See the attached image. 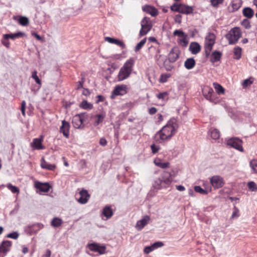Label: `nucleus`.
<instances>
[{
  "label": "nucleus",
  "mask_w": 257,
  "mask_h": 257,
  "mask_svg": "<svg viewBox=\"0 0 257 257\" xmlns=\"http://www.w3.org/2000/svg\"><path fill=\"white\" fill-rule=\"evenodd\" d=\"M173 35L179 37L178 43L183 47H186L188 44L187 35L180 30H176L173 32Z\"/></svg>",
  "instance_id": "obj_9"
},
{
  "label": "nucleus",
  "mask_w": 257,
  "mask_h": 257,
  "mask_svg": "<svg viewBox=\"0 0 257 257\" xmlns=\"http://www.w3.org/2000/svg\"><path fill=\"white\" fill-rule=\"evenodd\" d=\"M2 44L7 48H9L10 46V42L9 41L8 39H3L2 40Z\"/></svg>",
  "instance_id": "obj_60"
},
{
  "label": "nucleus",
  "mask_w": 257,
  "mask_h": 257,
  "mask_svg": "<svg viewBox=\"0 0 257 257\" xmlns=\"http://www.w3.org/2000/svg\"><path fill=\"white\" fill-rule=\"evenodd\" d=\"M88 118V115L86 112H82L75 115L72 120V123L75 128H83V123Z\"/></svg>",
  "instance_id": "obj_7"
},
{
  "label": "nucleus",
  "mask_w": 257,
  "mask_h": 257,
  "mask_svg": "<svg viewBox=\"0 0 257 257\" xmlns=\"http://www.w3.org/2000/svg\"><path fill=\"white\" fill-rule=\"evenodd\" d=\"M242 49L239 47H235L234 48L233 55L234 58L238 60L241 56Z\"/></svg>",
  "instance_id": "obj_39"
},
{
  "label": "nucleus",
  "mask_w": 257,
  "mask_h": 257,
  "mask_svg": "<svg viewBox=\"0 0 257 257\" xmlns=\"http://www.w3.org/2000/svg\"><path fill=\"white\" fill-rule=\"evenodd\" d=\"M164 245V243L162 242L158 241L155 242L152 244V247H153L154 249L157 248L158 247H162Z\"/></svg>",
  "instance_id": "obj_57"
},
{
  "label": "nucleus",
  "mask_w": 257,
  "mask_h": 257,
  "mask_svg": "<svg viewBox=\"0 0 257 257\" xmlns=\"http://www.w3.org/2000/svg\"><path fill=\"white\" fill-rule=\"evenodd\" d=\"M24 35V33L19 32L15 34H5L3 37L4 39H11L14 40L17 38L23 37Z\"/></svg>",
  "instance_id": "obj_31"
},
{
  "label": "nucleus",
  "mask_w": 257,
  "mask_h": 257,
  "mask_svg": "<svg viewBox=\"0 0 257 257\" xmlns=\"http://www.w3.org/2000/svg\"><path fill=\"white\" fill-rule=\"evenodd\" d=\"M216 36L212 33H208L205 37L204 51L206 58H209L213 47L215 43Z\"/></svg>",
  "instance_id": "obj_4"
},
{
  "label": "nucleus",
  "mask_w": 257,
  "mask_h": 257,
  "mask_svg": "<svg viewBox=\"0 0 257 257\" xmlns=\"http://www.w3.org/2000/svg\"><path fill=\"white\" fill-rule=\"evenodd\" d=\"M177 174V172L172 170L171 172L164 171L161 178L155 181V185L157 189L166 188L172 182L173 178Z\"/></svg>",
  "instance_id": "obj_2"
},
{
  "label": "nucleus",
  "mask_w": 257,
  "mask_h": 257,
  "mask_svg": "<svg viewBox=\"0 0 257 257\" xmlns=\"http://www.w3.org/2000/svg\"><path fill=\"white\" fill-rule=\"evenodd\" d=\"M70 125L68 122L65 120L62 121V125L60 128V132L67 139L69 138Z\"/></svg>",
  "instance_id": "obj_16"
},
{
  "label": "nucleus",
  "mask_w": 257,
  "mask_h": 257,
  "mask_svg": "<svg viewBox=\"0 0 257 257\" xmlns=\"http://www.w3.org/2000/svg\"><path fill=\"white\" fill-rule=\"evenodd\" d=\"M35 187L39 190L40 192L47 193L49 191L51 186L48 183H41L37 181L35 183Z\"/></svg>",
  "instance_id": "obj_20"
},
{
  "label": "nucleus",
  "mask_w": 257,
  "mask_h": 257,
  "mask_svg": "<svg viewBox=\"0 0 257 257\" xmlns=\"http://www.w3.org/2000/svg\"><path fill=\"white\" fill-rule=\"evenodd\" d=\"M170 9L173 12H178L185 15L192 14L194 11L193 8L183 4L175 3L173 4Z\"/></svg>",
  "instance_id": "obj_6"
},
{
  "label": "nucleus",
  "mask_w": 257,
  "mask_h": 257,
  "mask_svg": "<svg viewBox=\"0 0 257 257\" xmlns=\"http://www.w3.org/2000/svg\"><path fill=\"white\" fill-rule=\"evenodd\" d=\"M151 148L152 152L153 154L157 153L158 152L159 150V147H158V146H157L155 144L152 145L151 146Z\"/></svg>",
  "instance_id": "obj_59"
},
{
  "label": "nucleus",
  "mask_w": 257,
  "mask_h": 257,
  "mask_svg": "<svg viewBox=\"0 0 257 257\" xmlns=\"http://www.w3.org/2000/svg\"><path fill=\"white\" fill-rule=\"evenodd\" d=\"M161 49L159 45L158 46H151L148 48V53L151 58L154 57L158 64H160L159 59L161 57L160 54Z\"/></svg>",
  "instance_id": "obj_10"
},
{
  "label": "nucleus",
  "mask_w": 257,
  "mask_h": 257,
  "mask_svg": "<svg viewBox=\"0 0 257 257\" xmlns=\"http://www.w3.org/2000/svg\"><path fill=\"white\" fill-rule=\"evenodd\" d=\"M32 78H33L36 82L39 84V85H41V80L39 79V78L38 77V76H37V71H34L32 73Z\"/></svg>",
  "instance_id": "obj_47"
},
{
  "label": "nucleus",
  "mask_w": 257,
  "mask_h": 257,
  "mask_svg": "<svg viewBox=\"0 0 257 257\" xmlns=\"http://www.w3.org/2000/svg\"><path fill=\"white\" fill-rule=\"evenodd\" d=\"M224 0H210L211 5L213 7H217L220 4H222Z\"/></svg>",
  "instance_id": "obj_50"
},
{
  "label": "nucleus",
  "mask_w": 257,
  "mask_h": 257,
  "mask_svg": "<svg viewBox=\"0 0 257 257\" xmlns=\"http://www.w3.org/2000/svg\"><path fill=\"white\" fill-rule=\"evenodd\" d=\"M178 127L177 119L175 117L171 118L167 124L156 133L155 137L157 141L162 143L169 140L176 134Z\"/></svg>",
  "instance_id": "obj_1"
},
{
  "label": "nucleus",
  "mask_w": 257,
  "mask_h": 257,
  "mask_svg": "<svg viewBox=\"0 0 257 257\" xmlns=\"http://www.w3.org/2000/svg\"><path fill=\"white\" fill-rule=\"evenodd\" d=\"M7 237L8 238H11L13 239H17L19 237V234L17 232H14L8 234L7 235Z\"/></svg>",
  "instance_id": "obj_52"
},
{
  "label": "nucleus",
  "mask_w": 257,
  "mask_h": 257,
  "mask_svg": "<svg viewBox=\"0 0 257 257\" xmlns=\"http://www.w3.org/2000/svg\"><path fill=\"white\" fill-rule=\"evenodd\" d=\"M201 46L197 42H191L189 47V51L192 54L196 55L201 51Z\"/></svg>",
  "instance_id": "obj_24"
},
{
  "label": "nucleus",
  "mask_w": 257,
  "mask_h": 257,
  "mask_svg": "<svg viewBox=\"0 0 257 257\" xmlns=\"http://www.w3.org/2000/svg\"><path fill=\"white\" fill-rule=\"evenodd\" d=\"M195 61L193 58H188L184 62V66L187 69L190 70L195 66Z\"/></svg>",
  "instance_id": "obj_33"
},
{
  "label": "nucleus",
  "mask_w": 257,
  "mask_h": 257,
  "mask_svg": "<svg viewBox=\"0 0 257 257\" xmlns=\"http://www.w3.org/2000/svg\"><path fill=\"white\" fill-rule=\"evenodd\" d=\"M242 25L245 28V29H249L251 27V25L250 24L249 22L245 20L242 22Z\"/></svg>",
  "instance_id": "obj_58"
},
{
  "label": "nucleus",
  "mask_w": 257,
  "mask_h": 257,
  "mask_svg": "<svg viewBox=\"0 0 257 257\" xmlns=\"http://www.w3.org/2000/svg\"><path fill=\"white\" fill-rule=\"evenodd\" d=\"M106 116L105 112H102L101 113L95 115L93 118L94 119L93 125L94 126H98L100 123H102Z\"/></svg>",
  "instance_id": "obj_22"
},
{
  "label": "nucleus",
  "mask_w": 257,
  "mask_h": 257,
  "mask_svg": "<svg viewBox=\"0 0 257 257\" xmlns=\"http://www.w3.org/2000/svg\"><path fill=\"white\" fill-rule=\"evenodd\" d=\"M85 82V79L84 78H82L81 80L79 81H78L77 83V89H79L80 88H82L83 87V83Z\"/></svg>",
  "instance_id": "obj_55"
},
{
  "label": "nucleus",
  "mask_w": 257,
  "mask_h": 257,
  "mask_svg": "<svg viewBox=\"0 0 257 257\" xmlns=\"http://www.w3.org/2000/svg\"><path fill=\"white\" fill-rule=\"evenodd\" d=\"M209 131H210L211 137L213 139L217 140L219 138L220 132L217 129L211 128H210Z\"/></svg>",
  "instance_id": "obj_38"
},
{
  "label": "nucleus",
  "mask_w": 257,
  "mask_h": 257,
  "mask_svg": "<svg viewBox=\"0 0 257 257\" xmlns=\"http://www.w3.org/2000/svg\"><path fill=\"white\" fill-rule=\"evenodd\" d=\"M79 197L77 198V201L81 204H85L87 202L90 195L86 190L82 189L79 193Z\"/></svg>",
  "instance_id": "obj_19"
},
{
  "label": "nucleus",
  "mask_w": 257,
  "mask_h": 257,
  "mask_svg": "<svg viewBox=\"0 0 257 257\" xmlns=\"http://www.w3.org/2000/svg\"><path fill=\"white\" fill-rule=\"evenodd\" d=\"M242 32L238 27L232 28L226 35L225 38L230 45L235 44L241 37Z\"/></svg>",
  "instance_id": "obj_5"
},
{
  "label": "nucleus",
  "mask_w": 257,
  "mask_h": 257,
  "mask_svg": "<svg viewBox=\"0 0 257 257\" xmlns=\"http://www.w3.org/2000/svg\"><path fill=\"white\" fill-rule=\"evenodd\" d=\"M174 21L178 24H181L182 22V16L180 14L176 15L174 17Z\"/></svg>",
  "instance_id": "obj_56"
},
{
  "label": "nucleus",
  "mask_w": 257,
  "mask_h": 257,
  "mask_svg": "<svg viewBox=\"0 0 257 257\" xmlns=\"http://www.w3.org/2000/svg\"><path fill=\"white\" fill-rule=\"evenodd\" d=\"M127 86L125 84L117 85L115 87L114 89L112 91L111 98H113V95H123L127 93Z\"/></svg>",
  "instance_id": "obj_14"
},
{
  "label": "nucleus",
  "mask_w": 257,
  "mask_h": 257,
  "mask_svg": "<svg viewBox=\"0 0 257 257\" xmlns=\"http://www.w3.org/2000/svg\"><path fill=\"white\" fill-rule=\"evenodd\" d=\"M6 187L13 193H19V188L11 183L7 184Z\"/></svg>",
  "instance_id": "obj_46"
},
{
  "label": "nucleus",
  "mask_w": 257,
  "mask_h": 257,
  "mask_svg": "<svg viewBox=\"0 0 257 257\" xmlns=\"http://www.w3.org/2000/svg\"><path fill=\"white\" fill-rule=\"evenodd\" d=\"M44 137L41 136L39 138L34 139L31 144V146L35 150H43L44 147L42 145Z\"/></svg>",
  "instance_id": "obj_17"
},
{
  "label": "nucleus",
  "mask_w": 257,
  "mask_h": 257,
  "mask_svg": "<svg viewBox=\"0 0 257 257\" xmlns=\"http://www.w3.org/2000/svg\"><path fill=\"white\" fill-rule=\"evenodd\" d=\"M88 247L90 250L98 252L100 254L105 253L106 247L104 245H100L97 243H92L88 244Z\"/></svg>",
  "instance_id": "obj_15"
},
{
  "label": "nucleus",
  "mask_w": 257,
  "mask_h": 257,
  "mask_svg": "<svg viewBox=\"0 0 257 257\" xmlns=\"http://www.w3.org/2000/svg\"><path fill=\"white\" fill-rule=\"evenodd\" d=\"M143 11L151 15L152 17H156L158 15V11L154 7L150 5H145L143 7Z\"/></svg>",
  "instance_id": "obj_23"
},
{
  "label": "nucleus",
  "mask_w": 257,
  "mask_h": 257,
  "mask_svg": "<svg viewBox=\"0 0 257 257\" xmlns=\"http://www.w3.org/2000/svg\"><path fill=\"white\" fill-rule=\"evenodd\" d=\"M97 100L96 101V103H98L100 102H103L105 100V98L104 96L101 95H98L96 96Z\"/></svg>",
  "instance_id": "obj_62"
},
{
  "label": "nucleus",
  "mask_w": 257,
  "mask_h": 257,
  "mask_svg": "<svg viewBox=\"0 0 257 257\" xmlns=\"http://www.w3.org/2000/svg\"><path fill=\"white\" fill-rule=\"evenodd\" d=\"M180 51L177 47H173L168 54V60L170 62H175L179 57Z\"/></svg>",
  "instance_id": "obj_18"
},
{
  "label": "nucleus",
  "mask_w": 257,
  "mask_h": 257,
  "mask_svg": "<svg viewBox=\"0 0 257 257\" xmlns=\"http://www.w3.org/2000/svg\"><path fill=\"white\" fill-rule=\"evenodd\" d=\"M62 220L59 218L55 217L51 221V225L55 227L60 226L62 224Z\"/></svg>",
  "instance_id": "obj_40"
},
{
  "label": "nucleus",
  "mask_w": 257,
  "mask_h": 257,
  "mask_svg": "<svg viewBox=\"0 0 257 257\" xmlns=\"http://www.w3.org/2000/svg\"><path fill=\"white\" fill-rule=\"evenodd\" d=\"M249 166L254 173H257V160L253 159L249 163Z\"/></svg>",
  "instance_id": "obj_44"
},
{
  "label": "nucleus",
  "mask_w": 257,
  "mask_h": 257,
  "mask_svg": "<svg viewBox=\"0 0 257 257\" xmlns=\"http://www.w3.org/2000/svg\"><path fill=\"white\" fill-rule=\"evenodd\" d=\"M153 247H152V245L150 246H147L144 249V252L146 253H149L150 252L154 250Z\"/></svg>",
  "instance_id": "obj_63"
},
{
  "label": "nucleus",
  "mask_w": 257,
  "mask_h": 257,
  "mask_svg": "<svg viewBox=\"0 0 257 257\" xmlns=\"http://www.w3.org/2000/svg\"><path fill=\"white\" fill-rule=\"evenodd\" d=\"M210 183L214 188L218 189L224 185V182L220 176H213L210 179Z\"/></svg>",
  "instance_id": "obj_13"
},
{
  "label": "nucleus",
  "mask_w": 257,
  "mask_h": 257,
  "mask_svg": "<svg viewBox=\"0 0 257 257\" xmlns=\"http://www.w3.org/2000/svg\"><path fill=\"white\" fill-rule=\"evenodd\" d=\"M214 88L215 89L217 93L218 94H224L225 93L224 88L219 84L214 82L213 84Z\"/></svg>",
  "instance_id": "obj_37"
},
{
  "label": "nucleus",
  "mask_w": 257,
  "mask_h": 257,
  "mask_svg": "<svg viewBox=\"0 0 257 257\" xmlns=\"http://www.w3.org/2000/svg\"><path fill=\"white\" fill-rule=\"evenodd\" d=\"M79 107L83 109L91 110L93 108V104L86 100H83L80 104Z\"/></svg>",
  "instance_id": "obj_35"
},
{
  "label": "nucleus",
  "mask_w": 257,
  "mask_h": 257,
  "mask_svg": "<svg viewBox=\"0 0 257 257\" xmlns=\"http://www.w3.org/2000/svg\"><path fill=\"white\" fill-rule=\"evenodd\" d=\"M227 144L228 146L240 151L243 152L242 141L237 138H232L227 141Z\"/></svg>",
  "instance_id": "obj_11"
},
{
  "label": "nucleus",
  "mask_w": 257,
  "mask_h": 257,
  "mask_svg": "<svg viewBox=\"0 0 257 257\" xmlns=\"http://www.w3.org/2000/svg\"><path fill=\"white\" fill-rule=\"evenodd\" d=\"M99 144L102 146H105L107 145V142L104 138H101L99 140Z\"/></svg>",
  "instance_id": "obj_61"
},
{
  "label": "nucleus",
  "mask_w": 257,
  "mask_h": 257,
  "mask_svg": "<svg viewBox=\"0 0 257 257\" xmlns=\"http://www.w3.org/2000/svg\"><path fill=\"white\" fill-rule=\"evenodd\" d=\"M26 102L25 100H23L21 103V110L24 116H25V109H26Z\"/></svg>",
  "instance_id": "obj_54"
},
{
  "label": "nucleus",
  "mask_w": 257,
  "mask_h": 257,
  "mask_svg": "<svg viewBox=\"0 0 257 257\" xmlns=\"http://www.w3.org/2000/svg\"><path fill=\"white\" fill-rule=\"evenodd\" d=\"M12 245V242L9 240L3 241L0 245V257H5L10 251Z\"/></svg>",
  "instance_id": "obj_12"
},
{
  "label": "nucleus",
  "mask_w": 257,
  "mask_h": 257,
  "mask_svg": "<svg viewBox=\"0 0 257 257\" xmlns=\"http://www.w3.org/2000/svg\"><path fill=\"white\" fill-rule=\"evenodd\" d=\"M222 53L219 51H215L210 54V61L212 63H215L220 60Z\"/></svg>",
  "instance_id": "obj_29"
},
{
  "label": "nucleus",
  "mask_w": 257,
  "mask_h": 257,
  "mask_svg": "<svg viewBox=\"0 0 257 257\" xmlns=\"http://www.w3.org/2000/svg\"><path fill=\"white\" fill-rule=\"evenodd\" d=\"M171 75L170 73L162 74L160 77L159 81L161 83H165L168 81V78L171 77Z\"/></svg>",
  "instance_id": "obj_42"
},
{
  "label": "nucleus",
  "mask_w": 257,
  "mask_h": 257,
  "mask_svg": "<svg viewBox=\"0 0 257 257\" xmlns=\"http://www.w3.org/2000/svg\"><path fill=\"white\" fill-rule=\"evenodd\" d=\"M105 40L111 44H114L116 45L119 46V47L124 48L125 47V44L124 43L120 40L117 39H115L111 37H107L105 38Z\"/></svg>",
  "instance_id": "obj_28"
},
{
  "label": "nucleus",
  "mask_w": 257,
  "mask_h": 257,
  "mask_svg": "<svg viewBox=\"0 0 257 257\" xmlns=\"http://www.w3.org/2000/svg\"><path fill=\"white\" fill-rule=\"evenodd\" d=\"M247 187L248 189L251 191H257V185L253 181H250L248 182Z\"/></svg>",
  "instance_id": "obj_45"
},
{
  "label": "nucleus",
  "mask_w": 257,
  "mask_h": 257,
  "mask_svg": "<svg viewBox=\"0 0 257 257\" xmlns=\"http://www.w3.org/2000/svg\"><path fill=\"white\" fill-rule=\"evenodd\" d=\"M203 93L204 97L210 101L213 100V95L214 94L212 88L209 87H206L203 89Z\"/></svg>",
  "instance_id": "obj_25"
},
{
  "label": "nucleus",
  "mask_w": 257,
  "mask_h": 257,
  "mask_svg": "<svg viewBox=\"0 0 257 257\" xmlns=\"http://www.w3.org/2000/svg\"><path fill=\"white\" fill-rule=\"evenodd\" d=\"M19 24L23 26H26L28 25L29 23V19L25 17L20 16L18 20Z\"/></svg>",
  "instance_id": "obj_41"
},
{
  "label": "nucleus",
  "mask_w": 257,
  "mask_h": 257,
  "mask_svg": "<svg viewBox=\"0 0 257 257\" xmlns=\"http://www.w3.org/2000/svg\"><path fill=\"white\" fill-rule=\"evenodd\" d=\"M43 227V225L40 223L33 224L29 227V231L31 234L36 233L39 230Z\"/></svg>",
  "instance_id": "obj_36"
},
{
  "label": "nucleus",
  "mask_w": 257,
  "mask_h": 257,
  "mask_svg": "<svg viewBox=\"0 0 257 257\" xmlns=\"http://www.w3.org/2000/svg\"><path fill=\"white\" fill-rule=\"evenodd\" d=\"M41 167L43 169L50 171H54L56 168L55 165L49 164L45 161L44 158H42L41 160Z\"/></svg>",
  "instance_id": "obj_26"
},
{
  "label": "nucleus",
  "mask_w": 257,
  "mask_h": 257,
  "mask_svg": "<svg viewBox=\"0 0 257 257\" xmlns=\"http://www.w3.org/2000/svg\"><path fill=\"white\" fill-rule=\"evenodd\" d=\"M254 11L249 7H245L242 10L243 16L248 19H251L254 15Z\"/></svg>",
  "instance_id": "obj_30"
},
{
  "label": "nucleus",
  "mask_w": 257,
  "mask_h": 257,
  "mask_svg": "<svg viewBox=\"0 0 257 257\" xmlns=\"http://www.w3.org/2000/svg\"><path fill=\"white\" fill-rule=\"evenodd\" d=\"M154 163L155 165L162 169H166L170 167V163L163 162L159 158L155 159L154 161Z\"/></svg>",
  "instance_id": "obj_27"
},
{
  "label": "nucleus",
  "mask_w": 257,
  "mask_h": 257,
  "mask_svg": "<svg viewBox=\"0 0 257 257\" xmlns=\"http://www.w3.org/2000/svg\"><path fill=\"white\" fill-rule=\"evenodd\" d=\"M241 0H232L231 3V6L232 7V12H235L238 10L242 5Z\"/></svg>",
  "instance_id": "obj_34"
},
{
  "label": "nucleus",
  "mask_w": 257,
  "mask_h": 257,
  "mask_svg": "<svg viewBox=\"0 0 257 257\" xmlns=\"http://www.w3.org/2000/svg\"><path fill=\"white\" fill-rule=\"evenodd\" d=\"M147 38H145L142 40L136 46L135 51L136 52L139 51L145 44Z\"/></svg>",
  "instance_id": "obj_43"
},
{
  "label": "nucleus",
  "mask_w": 257,
  "mask_h": 257,
  "mask_svg": "<svg viewBox=\"0 0 257 257\" xmlns=\"http://www.w3.org/2000/svg\"><path fill=\"white\" fill-rule=\"evenodd\" d=\"M157 112V109L155 107H152L149 109V113L151 114H154Z\"/></svg>",
  "instance_id": "obj_64"
},
{
  "label": "nucleus",
  "mask_w": 257,
  "mask_h": 257,
  "mask_svg": "<svg viewBox=\"0 0 257 257\" xmlns=\"http://www.w3.org/2000/svg\"><path fill=\"white\" fill-rule=\"evenodd\" d=\"M141 29L140 31V36L146 35L152 29L153 25L150 19L145 17L141 21Z\"/></svg>",
  "instance_id": "obj_8"
},
{
  "label": "nucleus",
  "mask_w": 257,
  "mask_h": 257,
  "mask_svg": "<svg viewBox=\"0 0 257 257\" xmlns=\"http://www.w3.org/2000/svg\"><path fill=\"white\" fill-rule=\"evenodd\" d=\"M253 83V81L251 80V78H249L248 79H245L242 83V85L243 88H245L248 86L250 85Z\"/></svg>",
  "instance_id": "obj_49"
},
{
  "label": "nucleus",
  "mask_w": 257,
  "mask_h": 257,
  "mask_svg": "<svg viewBox=\"0 0 257 257\" xmlns=\"http://www.w3.org/2000/svg\"><path fill=\"white\" fill-rule=\"evenodd\" d=\"M135 61L133 58L127 60L120 68L117 76L118 81H122L127 79L131 75L135 65Z\"/></svg>",
  "instance_id": "obj_3"
},
{
  "label": "nucleus",
  "mask_w": 257,
  "mask_h": 257,
  "mask_svg": "<svg viewBox=\"0 0 257 257\" xmlns=\"http://www.w3.org/2000/svg\"><path fill=\"white\" fill-rule=\"evenodd\" d=\"M150 220V216L146 215L143 218L137 222L135 227L138 230H141L149 223Z\"/></svg>",
  "instance_id": "obj_21"
},
{
  "label": "nucleus",
  "mask_w": 257,
  "mask_h": 257,
  "mask_svg": "<svg viewBox=\"0 0 257 257\" xmlns=\"http://www.w3.org/2000/svg\"><path fill=\"white\" fill-rule=\"evenodd\" d=\"M239 216V209L236 207L234 206L233 207V211L232 214V217H238Z\"/></svg>",
  "instance_id": "obj_51"
},
{
  "label": "nucleus",
  "mask_w": 257,
  "mask_h": 257,
  "mask_svg": "<svg viewBox=\"0 0 257 257\" xmlns=\"http://www.w3.org/2000/svg\"><path fill=\"white\" fill-rule=\"evenodd\" d=\"M102 214L106 217L107 219L111 217L113 213L110 206H106L103 209Z\"/></svg>",
  "instance_id": "obj_32"
},
{
  "label": "nucleus",
  "mask_w": 257,
  "mask_h": 257,
  "mask_svg": "<svg viewBox=\"0 0 257 257\" xmlns=\"http://www.w3.org/2000/svg\"><path fill=\"white\" fill-rule=\"evenodd\" d=\"M167 95L168 93L167 92H163L157 94V97L159 99L164 100Z\"/></svg>",
  "instance_id": "obj_53"
},
{
  "label": "nucleus",
  "mask_w": 257,
  "mask_h": 257,
  "mask_svg": "<svg viewBox=\"0 0 257 257\" xmlns=\"http://www.w3.org/2000/svg\"><path fill=\"white\" fill-rule=\"evenodd\" d=\"M194 190L196 192H198L201 194H207V191L206 190H204L199 186H196L194 187Z\"/></svg>",
  "instance_id": "obj_48"
}]
</instances>
